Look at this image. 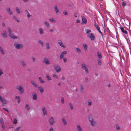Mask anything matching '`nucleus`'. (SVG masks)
Segmentation results:
<instances>
[{
    "instance_id": "f257e3e1",
    "label": "nucleus",
    "mask_w": 131,
    "mask_h": 131,
    "mask_svg": "<svg viewBox=\"0 0 131 131\" xmlns=\"http://www.w3.org/2000/svg\"><path fill=\"white\" fill-rule=\"evenodd\" d=\"M16 89L19 90L21 94H22L24 93V89L23 86L20 85H17L16 87Z\"/></svg>"
},
{
    "instance_id": "f03ea898",
    "label": "nucleus",
    "mask_w": 131,
    "mask_h": 131,
    "mask_svg": "<svg viewBox=\"0 0 131 131\" xmlns=\"http://www.w3.org/2000/svg\"><path fill=\"white\" fill-rule=\"evenodd\" d=\"M8 35L10 37L13 39H16L17 38V37L15 36L12 33V31L9 28H8Z\"/></svg>"
},
{
    "instance_id": "7ed1b4c3",
    "label": "nucleus",
    "mask_w": 131,
    "mask_h": 131,
    "mask_svg": "<svg viewBox=\"0 0 131 131\" xmlns=\"http://www.w3.org/2000/svg\"><path fill=\"white\" fill-rule=\"evenodd\" d=\"M82 67L83 69L84 70L86 73H89V71L87 68L86 67L85 64L83 63L81 64Z\"/></svg>"
},
{
    "instance_id": "20e7f679",
    "label": "nucleus",
    "mask_w": 131,
    "mask_h": 131,
    "mask_svg": "<svg viewBox=\"0 0 131 131\" xmlns=\"http://www.w3.org/2000/svg\"><path fill=\"white\" fill-rule=\"evenodd\" d=\"M54 67L55 69L56 72L58 73L61 70V68L57 64H55L54 65Z\"/></svg>"
},
{
    "instance_id": "39448f33",
    "label": "nucleus",
    "mask_w": 131,
    "mask_h": 131,
    "mask_svg": "<svg viewBox=\"0 0 131 131\" xmlns=\"http://www.w3.org/2000/svg\"><path fill=\"white\" fill-rule=\"evenodd\" d=\"M87 37H88L90 38L91 40H93L95 39V37L94 35L92 33H90L88 35Z\"/></svg>"
},
{
    "instance_id": "423d86ee",
    "label": "nucleus",
    "mask_w": 131,
    "mask_h": 131,
    "mask_svg": "<svg viewBox=\"0 0 131 131\" xmlns=\"http://www.w3.org/2000/svg\"><path fill=\"white\" fill-rule=\"evenodd\" d=\"M49 121L51 125H53L55 123L54 120L52 117H51L49 119Z\"/></svg>"
},
{
    "instance_id": "0eeeda50",
    "label": "nucleus",
    "mask_w": 131,
    "mask_h": 131,
    "mask_svg": "<svg viewBox=\"0 0 131 131\" xmlns=\"http://www.w3.org/2000/svg\"><path fill=\"white\" fill-rule=\"evenodd\" d=\"M58 44L61 47L63 48H65L66 46L64 45L63 43L61 40H59L58 41Z\"/></svg>"
},
{
    "instance_id": "6e6552de",
    "label": "nucleus",
    "mask_w": 131,
    "mask_h": 131,
    "mask_svg": "<svg viewBox=\"0 0 131 131\" xmlns=\"http://www.w3.org/2000/svg\"><path fill=\"white\" fill-rule=\"evenodd\" d=\"M14 46L15 48L17 49H21L23 47L22 45L21 44H16V43H15L14 44Z\"/></svg>"
},
{
    "instance_id": "1a4fd4ad",
    "label": "nucleus",
    "mask_w": 131,
    "mask_h": 131,
    "mask_svg": "<svg viewBox=\"0 0 131 131\" xmlns=\"http://www.w3.org/2000/svg\"><path fill=\"white\" fill-rule=\"evenodd\" d=\"M32 99L35 101H36L37 100V95L36 93L34 92L32 94Z\"/></svg>"
},
{
    "instance_id": "9d476101",
    "label": "nucleus",
    "mask_w": 131,
    "mask_h": 131,
    "mask_svg": "<svg viewBox=\"0 0 131 131\" xmlns=\"http://www.w3.org/2000/svg\"><path fill=\"white\" fill-rule=\"evenodd\" d=\"M0 100L3 104H6L7 101L6 100L0 95Z\"/></svg>"
},
{
    "instance_id": "9b49d317",
    "label": "nucleus",
    "mask_w": 131,
    "mask_h": 131,
    "mask_svg": "<svg viewBox=\"0 0 131 131\" xmlns=\"http://www.w3.org/2000/svg\"><path fill=\"white\" fill-rule=\"evenodd\" d=\"M42 111L43 114V115L44 116L47 115V111L45 107L44 106L43 107L42 109Z\"/></svg>"
},
{
    "instance_id": "f8f14e48",
    "label": "nucleus",
    "mask_w": 131,
    "mask_h": 131,
    "mask_svg": "<svg viewBox=\"0 0 131 131\" xmlns=\"http://www.w3.org/2000/svg\"><path fill=\"white\" fill-rule=\"evenodd\" d=\"M2 35L5 38H6L7 37V35L6 31H3L1 32Z\"/></svg>"
},
{
    "instance_id": "ddd939ff",
    "label": "nucleus",
    "mask_w": 131,
    "mask_h": 131,
    "mask_svg": "<svg viewBox=\"0 0 131 131\" xmlns=\"http://www.w3.org/2000/svg\"><path fill=\"white\" fill-rule=\"evenodd\" d=\"M44 62L46 64H50V62L49 59H47L46 58H44Z\"/></svg>"
},
{
    "instance_id": "4468645a",
    "label": "nucleus",
    "mask_w": 131,
    "mask_h": 131,
    "mask_svg": "<svg viewBox=\"0 0 131 131\" xmlns=\"http://www.w3.org/2000/svg\"><path fill=\"white\" fill-rule=\"evenodd\" d=\"M119 28L121 30V31L123 32V33H124L125 34L127 35V34L128 32L126 31V29H124L123 27H119Z\"/></svg>"
},
{
    "instance_id": "2eb2a0df",
    "label": "nucleus",
    "mask_w": 131,
    "mask_h": 131,
    "mask_svg": "<svg viewBox=\"0 0 131 131\" xmlns=\"http://www.w3.org/2000/svg\"><path fill=\"white\" fill-rule=\"evenodd\" d=\"M82 19V23L85 24L87 23V20L83 16H81Z\"/></svg>"
},
{
    "instance_id": "dca6fc26",
    "label": "nucleus",
    "mask_w": 131,
    "mask_h": 131,
    "mask_svg": "<svg viewBox=\"0 0 131 131\" xmlns=\"http://www.w3.org/2000/svg\"><path fill=\"white\" fill-rule=\"evenodd\" d=\"M67 53V52L66 51H65L62 52L60 54V58L61 59L63 58L64 57V55L66 54Z\"/></svg>"
},
{
    "instance_id": "f3484780",
    "label": "nucleus",
    "mask_w": 131,
    "mask_h": 131,
    "mask_svg": "<svg viewBox=\"0 0 131 131\" xmlns=\"http://www.w3.org/2000/svg\"><path fill=\"white\" fill-rule=\"evenodd\" d=\"M20 61L23 66L24 67H26L27 66L26 64L23 59H21L20 60Z\"/></svg>"
},
{
    "instance_id": "a211bd4d",
    "label": "nucleus",
    "mask_w": 131,
    "mask_h": 131,
    "mask_svg": "<svg viewBox=\"0 0 131 131\" xmlns=\"http://www.w3.org/2000/svg\"><path fill=\"white\" fill-rule=\"evenodd\" d=\"M54 8L56 12V14L57 15H59L60 14V12L58 10L57 6L56 5H55L54 6Z\"/></svg>"
},
{
    "instance_id": "6ab92c4d",
    "label": "nucleus",
    "mask_w": 131,
    "mask_h": 131,
    "mask_svg": "<svg viewBox=\"0 0 131 131\" xmlns=\"http://www.w3.org/2000/svg\"><path fill=\"white\" fill-rule=\"evenodd\" d=\"M38 88L40 91V93H42L44 92V89H43V88L41 86L38 87Z\"/></svg>"
},
{
    "instance_id": "aec40b11",
    "label": "nucleus",
    "mask_w": 131,
    "mask_h": 131,
    "mask_svg": "<svg viewBox=\"0 0 131 131\" xmlns=\"http://www.w3.org/2000/svg\"><path fill=\"white\" fill-rule=\"evenodd\" d=\"M61 120L64 125H65L67 124V122L66 121V119L64 118H62L61 119Z\"/></svg>"
},
{
    "instance_id": "412c9836",
    "label": "nucleus",
    "mask_w": 131,
    "mask_h": 131,
    "mask_svg": "<svg viewBox=\"0 0 131 131\" xmlns=\"http://www.w3.org/2000/svg\"><path fill=\"white\" fill-rule=\"evenodd\" d=\"M77 128L78 131H83L80 125L78 124L77 125Z\"/></svg>"
},
{
    "instance_id": "4be33fe9",
    "label": "nucleus",
    "mask_w": 131,
    "mask_h": 131,
    "mask_svg": "<svg viewBox=\"0 0 131 131\" xmlns=\"http://www.w3.org/2000/svg\"><path fill=\"white\" fill-rule=\"evenodd\" d=\"M46 48L47 50H49L50 48L49 43L48 42H46L45 43Z\"/></svg>"
},
{
    "instance_id": "5701e85b",
    "label": "nucleus",
    "mask_w": 131,
    "mask_h": 131,
    "mask_svg": "<svg viewBox=\"0 0 131 131\" xmlns=\"http://www.w3.org/2000/svg\"><path fill=\"white\" fill-rule=\"evenodd\" d=\"M39 34L40 35H42L44 34L43 29L42 28H40L39 29Z\"/></svg>"
},
{
    "instance_id": "b1692460",
    "label": "nucleus",
    "mask_w": 131,
    "mask_h": 131,
    "mask_svg": "<svg viewBox=\"0 0 131 131\" xmlns=\"http://www.w3.org/2000/svg\"><path fill=\"white\" fill-rule=\"evenodd\" d=\"M6 10L7 12L9 13V14L10 15L13 14V12L10 10V8H6Z\"/></svg>"
},
{
    "instance_id": "393cba45",
    "label": "nucleus",
    "mask_w": 131,
    "mask_h": 131,
    "mask_svg": "<svg viewBox=\"0 0 131 131\" xmlns=\"http://www.w3.org/2000/svg\"><path fill=\"white\" fill-rule=\"evenodd\" d=\"M15 99H17V100L18 103H19L20 102V96H15Z\"/></svg>"
},
{
    "instance_id": "a878e982",
    "label": "nucleus",
    "mask_w": 131,
    "mask_h": 131,
    "mask_svg": "<svg viewBox=\"0 0 131 131\" xmlns=\"http://www.w3.org/2000/svg\"><path fill=\"white\" fill-rule=\"evenodd\" d=\"M25 12L27 15V17L28 18H29L31 16V15H30L29 12L27 10H25Z\"/></svg>"
},
{
    "instance_id": "bb28decb",
    "label": "nucleus",
    "mask_w": 131,
    "mask_h": 131,
    "mask_svg": "<svg viewBox=\"0 0 131 131\" xmlns=\"http://www.w3.org/2000/svg\"><path fill=\"white\" fill-rule=\"evenodd\" d=\"M30 82L35 87H36L37 86V85L34 81L31 80Z\"/></svg>"
},
{
    "instance_id": "cd10ccee",
    "label": "nucleus",
    "mask_w": 131,
    "mask_h": 131,
    "mask_svg": "<svg viewBox=\"0 0 131 131\" xmlns=\"http://www.w3.org/2000/svg\"><path fill=\"white\" fill-rule=\"evenodd\" d=\"M97 57L100 59H102V56L101 55V53L100 52H97Z\"/></svg>"
},
{
    "instance_id": "c85d7f7f",
    "label": "nucleus",
    "mask_w": 131,
    "mask_h": 131,
    "mask_svg": "<svg viewBox=\"0 0 131 131\" xmlns=\"http://www.w3.org/2000/svg\"><path fill=\"white\" fill-rule=\"evenodd\" d=\"M89 121H91L93 120V118L92 116L91 115H89Z\"/></svg>"
},
{
    "instance_id": "c756f323",
    "label": "nucleus",
    "mask_w": 131,
    "mask_h": 131,
    "mask_svg": "<svg viewBox=\"0 0 131 131\" xmlns=\"http://www.w3.org/2000/svg\"><path fill=\"white\" fill-rule=\"evenodd\" d=\"M83 46L84 47V50L86 51L87 49V45L85 43H84L83 44Z\"/></svg>"
},
{
    "instance_id": "7c9ffc66",
    "label": "nucleus",
    "mask_w": 131,
    "mask_h": 131,
    "mask_svg": "<svg viewBox=\"0 0 131 131\" xmlns=\"http://www.w3.org/2000/svg\"><path fill=\"white\" fill-rule=\"evenodd\" d=\"M97 61L99 65V66H101L102 63L101 60L100 59H98L97 60Z\"/></svg>"
},
{
    "instance_id": "2f4dec72",
    "label": "nucleus",
    "mask_w": 131,
    "mask_h": 131,
    "mask_svg": "<svg viewBox=\"0 0 131 131\" xmlns=\"http://www.w3.org/2000/svg\"><path fill=\"white\" fill-rule=\"evenodd\" d=\"M0 51L2 54H4L5 53L4 52L2 48L0 46Z\"/></svg>"
},
{
    "instance_id": "473e14b6",
    "label": "nucleus",
    "mask_w": 131,
    "mask_h": 131,
    "mask_svg": "<svg viewBox=\"0 0 131 131\" xmlns=\"http://www.w3.org/2000/svg\"><path fill=\"white\" fill-rule=\"evenodd\" d=\"M85 30L86 33L87 34H89L91 32V30L90 29H85Z\"/></svg>"
},
{
    "instance_id": "72a5a7b5",
    "label": "nucleus",
    "mask_w": 131,
    "mask_h": 131,
    "mask_svg": "<svg viewBox=\"0 0 131 131\" xmlns=\"http://www.w3.org/2000/svg\"><path fill=\"white\" fill-rule=\"evenodd\" d=\"M76 50L77 53L78 54L80 53L81 52V51L80 49L79 48H76Z\"/></svg>"
},
{
    "instance_id": "f704fd0d",
    "label": "nucleus",
    "mask_w": 131,
    "mask_h": 131,
    "mask_svg": "<svg viewBox=\"0 0 131 131\" xmlns=\"http://www.w3.org/2000/svg\"><path fill=\"white\" fill-rule=\"evenodd\" d=\"M88 105L89 106H91L92 104V101L91 100H89L88 101Z\"/></svg>"
},
{
    "instance_id": "c9c22d12",
    "label": "nucleus",
    "mask_w": 131,
    "mask_h": 131,
    "mask_svg": "<svg viewBox=\"0 0 131 131\" xmlns=\"http://www.w3.org/2000/svg\"><path fill=\"white\" fill-rule=\"evenodd\" d=\"M69 105L71 109V110H73V107L72 103H69Z\"/></svg>"
},
{
    "instance_id": "e433bc0d",
    "label": "nucleus",
    "mask_w": 131,
    "mask_h": 131,
    "mask_svg": "<svg viewBox=\"0 0 131 131\" xmlns=\"http://www.w3.org/2000/svg\"><path fill=\"white\" fill-rule=\"evenodd\" d=\"M39 81L41 83H45V81L42 80L41 78L40 77H39Z\"/></svg>"
},
{
    "instance_id": "4c0bfd02",
    "label": "nucleus",
    "mask_w": 131,
    "mask_h": 131,
    "mask_svg": "<svg viewBox=\"0 0 131 131\" xmlns=\"http://www.w3.org/2000/svg\"><path fill=\"white\" fill-rule=\"evenodd\" d=\"M91 125L93 126L95 125V122L94 121H93V120L90 121Z\"/></svg>"
},
{
    "instance_id": "58836bf2",
    "label": "nucleus",
    "mask_w": 131,
    "mask_h": 131,
    "mask_svg": "<svg viewBox=\"0 0 131 131\" xmlns=\"http://www.w3.org/2000/svg\"><path fill=\"white\" fill-rule=\"evenodd\" d=\"M94 26L97 30L100 29L99 26L96 23H95Z\"/></svg>"
},
{
    "instance_id": "ea45409f",
    "label": "nucleus",
    "mask_w": 131,
    "mask_h": 131,
    "mask_svg": "<svg viewBox=\"0 0 131 131\" xmlns=\"http://www.w3.org/2000/svg\"><path fill=\"white\" fill-rule=\"evenodd\" d=\"M46 78L48 81H50L51 80V78L50 76H49L47 74L46 75Z\"/></svg>"
},
{
    "instance_id": "a19ab883",
    "label": "nucleus",
    "mask_w": 131,
    "mask_h": 131,
    "mask_svg": "<svg viewBox=\"0 0 131 131\" xmlns=\"http://www.w3.org/2000/svg\"><path fill=\"white\" fill-rule=\"evenodd\" d=\"M80 91L81 92H82L83 91V87L82 85H81L80 86Z\"/></svg>"
},
{
    "instance_id": "79ce46f5",
    "label": "nucleus",
    "mask_w": 131,
    "mask_h": 131,
    "mask_svg": "<svg viewBox=\"0 0 131 131\" xmlns=\"http://www.w3.org/2000/svg\"><path fill=\"white\" fill-rule=\"evenodd\" d=\"M44 24L47 27H49L50 25L49 24L48 22H47L46 21H45L44 22Z\"/></svg>"
},
{
    "instance_id": "37998d69",
    "label": "nucleus",
    "mask_w": 131,
    "mask_h": 131,
    "mask_svg": "<svg viewBox=\"0 0 131 131\" xmlns=\"http://www.w3.org/2000/svg\"><path fill=\"white\" fill-rule=\"evenodd\" d=\"M50 22L53 23H54L56 22V20L54 19L53 18H50L49 19Z\"/></svg>"
},
{
    "instance_id": "c03bdc74",
    "label": "nucleus",
    "mask_w": 131,
    "mask_h": 131,
    "mask_svg": "<svg viewBox=\"0 0 131 131\" xmlns=\"http://www.w3.org/2000/svg\"><path fill=\"white\" fill-rule=\"evenodd\" d=\"M38 42L39 43H40L42 46H43V43L42 41L40 40H39L38 41Z\"/></svg>"
},
{
    "instance_id": "a18cd8bd",
    "label": "nucleus",
    "mask_w": 131,
    "mask_h": 131,
    "mask_svg": "<svg viewBox=\"0 0 131 131\" xmlns=\"http://www.w3.org/2000/svg\"><path fill=\"white\" fill-rule=\"evenodd\" d=\"M25 108L27 109L28 111H29L30 109V107L27 104H26L25 106Z\"/></svg>"
},
{
    "instance_id": "49530a36",
    "label": "nucleus",
    "mask_w": 131,
    "mask_h": 131,
    "mask_svg": "<svg viewBox=\"0 0 131 131\" xmlns=\"http://www.w3.org/2000/svg\"><path fill=\"white\" fill-rule=\"evenodd\" d=\"M16 11L17 13L19 14L20 13V11L19 10V9L18 7H16Z\"/></svg>"
},
{
    "instance_id": "de8ad7c7",
    "label": "nucleus",
    "mask_w": 131,
    "mask_h": 131,
    "mask_svg": "<svg viewBox=\"0 0 131 131\" xmlns=\"http://www.w3.org/2000/svg\"><path fill=\"white\" fill-rule=\"evenodd\" d=\"M115 126L117 130H119L120 129V127L118 124H116Z\"/></svg>"
},
{
    "instance_id": "09e8293b",
    "label": "nucleus",
    "mask_w": 131,
    "mask_h": 131,
    "mask_svg": "<svg viewBox=\"0 0 131 131\" xmlns=\"http://www.w3.org/2000/svg\"><path fill=\"white\" fill-rule=\"evenodd\" d=\"M122 5L123 8H124L125 6L126 5V2L125 1H124L123 2Z\"/></svg>"
},
{
    "instance_id": "8fccbe9b",
    "label": "nucleus",
    "mask_w": 131,
    "mask_h": 131,
    "mask_svg": "<svg viewBox=\"0 0 131 131\" xmlns=\"http://www.w3.org/2000/svg\"><path fill=\"white\" fill-rule=\"evenodd\" d=\"M13 18L15 20L17 21V22H19V20L17 19V18L15 16H14L13 17Z\"/></svg>"
},
{
    "instance_id": "3c124183",
    "label": "nucleus",
    "mask_w": 131,
    "mask_h": 131,
    "mask_svg": "<svg viewBox=\"0 0 131 131\" xmlns=\"http://www.w3.org/2000/svg\"><path fill=\"white\" fill-rule=\"evenodd\" d=\"M0 123L2 124V125H3L4 124V121L3 119H0Z\"/></svg>"
},
{
    "instance_id": "603ef678",
    "label": "nucleus",
    "mask_w": 131,
    "mask_h": 131,
    "mask_svg": "<svg viewBox=\"0 0 131 131\" xmlns=\"http://www.w3.org/2000/svg\"><path fill=\"white\" fill-rule=\"evenodd\" d=\"M17 123V120L16 119H15L14 121L13 122V123L14 124H16Z\"/></svg>"
},
{
    "instance_id": "864d4df0",
    "label": "nucleus",
    "mask_w": 131,
    "mask_h": 131,
    "mask_svg": "<svg viewBox=\"0 0 131 131\" xmlns=\"http://www.w3.org/2000/svg\"><path fill=\"white\" fill-rule=\"evenodd\" d=\"M97 30L99 31V32L100 33V34H101L102 37H103V34L101 32V31L100 30V29H99V30Z\"/></svg>"
},
{
    "instance_id": "5fc2aeb1",
    "label": "nucleus",
    "mask_w": 131,
    "mask_h": 131,
    "mask_svg": "<svg viewBox=\"0 0 131 131\" xmlns=\"http://www.w3.org/2000/svg\"><path fill=\"white\" fill-rule=\"evenodd\" d=\"M53 77H54V78H55L56 79L58 78V77L56 74H53Z\"/></svg>"
},
{
    "instance_id": "6e6d98bb",
    "label": "nucleus",
    "mask_w": 131,
    "mask_h": 131,
    "mask_svg": "<svg viewBox=\"0 0 131 131\" xmlns=\"http://www.w3.org/2000/svg\"><path fill=\"white\" fill-rule=\"evenodd\" d=\"M61 102L63 104L64 103V99L63 97H62L61 99Z\"/></svg>"
},
{
    "instance_id": "4d7b16f0",
    "label": "nucleus",
    "mask_w": 131,
    "mask_h": 131,
    "mask_svg": "<svg viewBox=\"0 0 131 131\" xmlns=\"http://www.w3.org/2000/svg\"><path fill=\"white\" fill-rule=\"evenodd\" d=\"M63 60L64 62H67V59L66 58H63Z\"/></svg>"
},
{
    "instance_id": "13d9d810",
    "label": "nucleus",
    "mask_w": 131,
    "mask_h": 131,
    "mask_svg": "<svg viewBox=\"0 0 131 131\" xmlns=\"http://www.w3.org/2000/svg\"><path fill=\"white\" fill-rule=\"evenodd\" d=\"M31 59L33 61V62H34L36 60L35 58L34 57H32Z\"/></svg>"
},
{
    "instance_id": "bf43d9fd",
    "label": "nucleus",
    "mask_w": 131,
    "mask_h": 131,
    "mask_svg": "<svg viewBox=\"0 0 131 131\" xmlns=\"http://www.w3.org/2000/svg\"><path fill=\"white\" fill-rule=\"evenodd\" d=\"M3 74V71L0 69V76Z\"/></svg>"
},
{
    "instance_id": "052dcab7",
    "label": "nucleus",
    "mask_w": 131,
    "mask_h": 131,
    "mask_svg": "<svg viewBox=\"0 0 131 131\" xmlns=\"http://www.w3.org/2000/svg\"><path fill=\"white\" fill-rule=\"evenodd\" d=\"M49 131H53V128L52 127H50Z\"/></svg>"
},
{
    "instance_id": "680f3d73",
    "label": "nucleus",
    "mask_w": 131,
    "mask_h": 131,
    "mask_svg": "<svg viewBox=\"0 0 131 131\" xmlns=\"http://www.w3.org/2000/svg\"><path fill=\"white\" fill-rule=\"evenodd\" d=\"M63 13L65 15H68V14L67 13V12H63Z\"/></svg>"
},
{
    "instance_id": "e2e57ef3",
    "label": "nucleus",
    "mask_w": 131,
    "mask_h": 131,
    "mask_svg": "<svg viewBox=\"0 0 131 131\" xmlns=\"http://www.w3.org/2000/svg\"><path fill=\"white\" fill-rule=\"evenodd\" d=\"M3 109L4 110H5V111H6L7 112V113H9V111L8 110H7V109L5 108H3Z\"/></svg>"
},
{
    "instance_id": "0e129e2a",
    "label": "nucleus",
    "mask_w": 131,
    "mask_h": 131,
    "mask_svg": "<svg viewBox=\"0 0 131 131\" xmlns=\"http://www.w3.org/2000/svg\"><path fill=\"white\" fill-rule=\"evenodd\" d=\"M20 128V127H19L17 128L16 129V130H15L16 131H18Z\"/></svg>"
},
{
    "instance_id": "69168bd1",
    "label": "nucleus",
    "mask_w": 131,
    "mask_h": 131,
    "mask_svg": "<svg viewBox=\"0 0 131 131\" xmlns=\"http://www.w3.org/2000/svg\"><path fill=\"white\" fill-rule=\"evenodd\" d=\"M80 22V20L78 19H77L76 20V23H79Z\"/></svg>"
},
{
    "instance_id": "338daca9",
    "label": "nucleus",
    "mask_w": 131,
    "mask_h": 131,
    "mask_svg": "<svg viewBox=\"0 0 131 131\" xmlns=\"http://www.w3.org/2000/svg\"><path fill=\"white\" fill-rule=\"evenodd\" d=\"M89 80V79L88 78H86L85 79V81L86 82H87Z\"/></svg>"
},
{
    "instance_id": "774afa93",
    "label": "nucleus",
    "mask_w": 131,
    "mask_h": 131,
    "mask_svg": "<svg viewBox=\"0 0 131 131\" xmlns=\"http://www.w3.org/2000/svg\"><path fill=\"white\" fill-rule=\"evenodd\" d=\"M2 25L3 27H4L5 26V23H2Z\"/></svg>"
}]
</instances>
